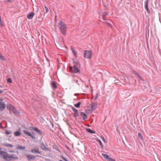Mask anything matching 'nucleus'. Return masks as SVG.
<instances>
[{"label": "nucleus", "mask_w": 161, "mask_h": 161, "mask_svg": "<svg viewBox=\"0 0 161 161\" xmlns=\"http://www.w3.org/2000/svg\"><path fill=\"white\" fill-rule=\"evenodd\" d=\"M2 158L6 161H11L12 160H16L18 159V156L15 154H11L10 155H8L7 153L5 152L3 153Z\"/></svg>", "instance_id": "obj_1"}, {"label": "nucleus", "mask_w": 161, "mask_h": 161, "mask_svg": "<svg viewBox=\"0 0 161 161\" xmlns=\"http://www.w3.org/2000/svg\"><path fill=\"white\" fill-rule=\"evenodd\" d=\"M58 27L60 33L64 35H65L67 31V25L61 21L59 22Z\"/></svg>", "instance_id": "obj_2"}, {"label": "nucleus", "mask_w": 161, "mask_h": 161, "mask_svg": "<svg viewBox=\"0 0 161 161\" xmlns=\"http://www.w3.org/2000/svg\"><path fill=\"white\" fill-rule=\"evenodd\" d=\"M80 67V64L77 62L73 66H70L69 67L70 71L72 73H76L80 72V70L79 68Z\"/></svg>", "instance_id": "obj_3"}, {"label": "nucleus", "mask_w": 161, "mask_h": 161, "mask_svg": "<svg viewBox=\"0 0 161 161\" xmlns=\"http://www.w3.org/2000/svg\"><path fill=\"white\" fill-rule=\"evenodd\" d=\"M84 57L85 58L90 59L92 58V52L90 50H85L84 53Z\"/></svg>", "instance_id": "obj_4"}, {"label": "nucleus", "mask_w": 161, "mask_h": 161, "mask_svg": "<svg viewBox=\"0 0 161 161\" xmlns=\"http://www.w3.org/2000/svg\"><path fill=\"white\" fill-rule=\"evenodd\" d=\"M97 102H95L92 103L90 105L91 106V109H89V111L92 112L93 110L96 109L97 107Z\"/></svg>", "instance_id": "obj_5"}, {"label": "nucleus", "mask_w": 161, "mask_h": 161, "mask_svg": "<svg viewBox=\"0 0 161 161\" xmlns=\"http://www.w3.org/2000/svg\"><path fill=\"white\" fill-rule=\"evenodd\" d=\"M9 108L10 110L12 111L14 114H19V112L17 110L13 105H10L9 106Z\"/></svg>", "instance_id": "obj_6"}, {"label": "nucleus", "mask_w": 161, "mask_h": 161, "mask_svg": "<svg viewBox=\"0 0 161 161\" xmlns=\"http://www.w3.org/2000/svg\"><path fill=\"white\" fill-rule=\"evenodd\" d=\"M5 108V105L2 99H0V111L3 110Z\"/></svg>", "instance_id": "obj_7"}, {"label": "nucleus", "mask_w": 161, "mask_h": 161, "mask_svg": "<svg viewBox=\"0 0 161 161\" xmlns=\"http://www.w3.org/2000/svg\"><path fill=\"white\" fill-rule=\"evenodd\" d=\"M30 128L31 129L35 131H36L37 133L40 135H42L43 134V133L42 131H40L37 127H34L33 126H31L30 127Z\"/></svg>", "instance_id": "obj_8"}, {"label": "nucleus", "mask_w": 161, "mask_h": 161, "mask_svg": "<svg viewBox=\"0 0 161 161\" xmlns=\"http://www.w3.org/2000/svg\"><path fill=\"white\" fill-rule=\"evenodd\" d=\"M23 132L25 135H27L28 136H30L32 139H36V137L32 135L30 132H28V131L24 130H23Z\"/></svg>", "instance_id": "obj_9"}, {"label": "nucleus", "mask_w": 161, "mask_h": 161, "mask_svg": "<svg viewBox=\"0 0 161 161\" xmlns=\"http://www.w3.org/2000/svg\"><path fill=\"white\" fill-rule=\"evenodd\" d=\"M40 147L43 150L49 151H51L50 150L49 148L46 147L45 145L43 143H42L41 144Z\"/></svg>", "instance_id": "obj_10"}, {"label": "nucleus", "mask_w": 161, "mask_h": 161, "mask_svg": "<svg viewBox=\"0 0 161 161\" xmlns=\"http://www.w3.org/2000/svg\"><path fill=\"white\" fill-rule=\"evenodd\" d=\"M34 15L35 14L33 12L29 13L27 14V18L29 19H32Z\"/></svg>", "instance_id": "obj_11"}, {"label": "nucleus", "mask_w": 161, "mask_h": 161, "mask_svg": "<svg viewBox=\"0 0 161 161\" xmlns=\"http://www.w3.org/2000/svg\"><path fill=\"white\" fill-rule=\"evenodd\" d=\"M26 156L29 161L33 160L36 158L35 156L30 154L26 155Z\"/></svg>", "instance_id": "obj_12"}, {"label": "nucleus", "mask_w": 161, "mask_h": 161, "mask_svg": "<svg viewBox=\"0 0 161 161\" xmlns=\"http://www.w3.org/2000/svg\"><path fill=\"white\" fill-rule=\"evenodd\" d=\"M72 110L75 113L74 114V116L75 117H78L79 114L77 110L73 107H72Z\"/></svg>", "instance_id": "obj_13"}, {"label": "nucleus", "mask_w": 161, "mask_h": 161, "mask_svg": "<svg viewBox=\"0 0 161 161\" xmlns=\"http://www.w3.org/2000/svg\"><path fill=\"white\" fill-rule=\"evenodd\" d=\"M80 116L84 120H86L87 119V115L83 112L80 113Z\"/></svg>", "instance_id": "obj_14"}, {"label": "nucleus", "mask_w": 161, "mask_h": 161, "mask_svg": "<svg viewBox=\"0 0 161 161\" xmlns=\"http://www.w3.org/2000/svg\"><path fill=\"white\" fill-rule=\"evenodd\" d=\"M148 2H149V0H146V1H145V8L146 10H147V12L149 13V12H150V10L148 9Z\"/></svg>", "instance_id": "obj_15"}, {"label": "nucleus", "mask_w": 161, "mask_h": 161, "mask_svg": "<svg viewBox=\"0 0 161 161\" xmlns=\"http://www.w3.org/2000/svg\"><path fill=\"white\" fill-rule=\"evenodd\" d=\"M14 135L15 136H19L21 135L20 130H16L14 133Z\"/></svg>", "instance_id": "obj_16"}, {"label": "nucleus", "mask_w": 161, "mask_h": 161, "mask_svg": "<svg viewBox=\"0 0 161 161\" xmlns=\"http://www.w3.org/2000/svg\"><path fill=\"white\" fill-rule=\"evenodd\" d=\"M31 152L34 153H38L40 154L41 153L39 151L38 148H36L34 149H32L31 151Z\"/></svg>", "instance_id": "obj_17"}, {"label": "nucleus", "mask_w": 161, "mask_h": 161, "mask_svg": "<svg viewBox=\"0 0 161 161\" xmlns=\"http://www.w3.org/2000/svg\"><path fill=\"white\" fill-rule=\"evenodd\" d=\"M52 87H53V90H55L57 87V85H56V82L55 81H53L52 83Z\"/></svg>", "instance_id": "obj_18"}, {"label": "nucleus", "mask_w": 161, "mask_h": 161, "mask_svg": "<svg viewBox=\"0 0 161 161\" xmlns=\"http://www.w3.org/2000/svg\"><path fill=\"white\" fill-rule=\"evenodd\" d=\"M133 73L135 75H136L139 78H140V79L141 80H142V81H144V80L142 78H141V76H140V75H139V74L138 73H137L136 71H134L133 72Z\"/></svg>", "instance_id": "obj_19"}, {"label": "nucleus", "mask_w": 161, "mask_h": 161, "mask_svg": "<svg viewBox=\"0 0 161 161\" xmlns=\"http://www.w3.org/2000/svg\"><path fill=\"white\" fill-rule=\"evenodd\" d=\"M86 130L89 133H95L96 132L95 131H93L91 129L87 128L86 129Z\"/></svg>", "instance_id": "obj_20"}, {"label": "nucleus", "mask_w": 161, "mask_h": 161, "mask_svg": "<svg viewBox=\"0 0 161 161\" xmlns=\"http://www.w3.org/2000/svg\"><path fill=\"white\" fill-rule=\"evenodd\" d=\"M25 146H22L20 145H18V146L17 147V148L19 149L23 150L25 149Z\"/></svg>", "instance_id": "obj_21"}, {"label": "nucleus", "mask_w": 161, "mask_h": 161, "mask_svg": "<svg viewBox=\"0 0 161 161\" xmlns=\"http://www.w3.org/2000/svg\"><path fill=\"white\" fill-rule=\"evenodd\" d=\"M71 50L75 56V57H77V52H76L74 48H71Z\"/></svg>", "instance_id": "obj_22"}, {"label": "nucleus", "mask_w": 161, "mask_h": 161, "mask_svg": "<svg viewBox=\"0 0 161 161\" xmlns=\"http://www.w3.org/2000/svg\"><path fill=\"white\" fill-rule=\"evenodd\" d=\"M102 155L104 158H106L108 160L109 158V156L108 155L105 153H102Z\"/></svg>", "instance_id": "obj_23"}, {"label": "nucleus", "mask_w": 161, "mask_h": 161, "mask_svg": "<svg viewBox=\"0 0 161 161\" xmlns=\"http://www.w3.org/2000/svg\"><path fill=\"white\" fill-rule=\"evenodd\" d=\"M97 141L99 143V144L100 145V146L101 147L102 149H103V146L101 141L100 140H98Z\"/></svg>", "instance_id": "obj_24"}, {"label": "nucleus", "mask_w": 161, "mask_h": 161, "mask_svg": "<svg viewBox=\"0 0 161 161\" xmlns=\"http://www.w3.org/2000/svg\"><path fill=\"white\" fill-rule=\"evenodd\" d=\"M5 133L7 135H10L12 133V131L10 130H5Z\"/></svg>", "instance_id": "obj_25"}, {"label": "nucleus", "mask_w": 161, "mask_h": 161, "mask_svg": "<svg viewBox=\"0 0 161 161\" xmlns=\"http://www.w3.org/2000/svg\"><path fill=\"white\" fill-rule=\"evenodd\" d=\"M108 14V13L106 12H104L103 13V19L104 20V21L105 20V19H104L105 16Z\"/></svg>", "instance_id": "obj_26"}, {"label": "nucleus", "mask_w": 161, "mask_h": 161, "mask_svg": "<svg viewBox=\"0 0 161 161\" xmlns=\"http://www.w3.org/2000/svg\"><path fill=\"white\" fill-rule=\"evenodd\" d=\"M4 146H6L7 147H9L11 148H12L13 147V145L10 144L9 143H4Z\"/></svg>", "instance_id": "obj_27"}, {"label": "nucleus", "mask_w": 161, "mask_h": 161, "mask_svg": "<svg viewBox=\"0 0 161 161\" xmlns=\"http://www.w3.org/2000/svg\"><path fill=\"white\" fill-rule=\"evenodd\" d=\"M80 104H81V103L80 102H79L76 104H75L74 106L76 108H79Z\"/></svg>", "instance_id": "obj_28"}, {"label": "nucleus", "mask_w": 161, "mask_h": 161, "mask_svg": "<svg viewBox=\"0 0 161 161\" xmlns=\"http://www.w3.org/2000/svg\"><path fill=\"white\" fill-rule=\"evenodd\" d=\"M138 136L141 140H142L143 139V137L141 133H138Z\"/></svg>", "instance_id": "obj_29"}, {"label": "nucleus", "mask_w": 161, "mask_h": 161, "mask_svg": "<svg viewBox=\"0 0 161 161\" xmlns=\"http://www.w3.org/2000/svg\"><path fill=\"white\" fill-rule=\"evenodd\" d=\"M45 9H44V11H45V13H47L48 11V8L46 6H44Z\"/></svg>", "instance_id": "obj_30"}, {"label": "nucleus", "mask_w": 161, "mask_h": 161, "mask_svg": "<svg viewBox=\"0 0 161 161\" xmlns=\"http://www.w3.org/2000/svg\"><path fill=\"white\" fill-rule=\"evenodd\" d=\"M7 82L9 83H12V80L10 78H9L7 79Z\"/></svg>", "instance_id": "obj_31"}, {"label": "nucleus", "mask_w": 161, "mask_h": 161, "mask_svg": "<svg viewBox=\"0 0 161 161\" xmlns=\"http://www.w3.org/2000/svg\"><path fill=\"white\" fill-rule=\"evenodd\" d=\"M2 149L0 148V155H1V157H2L3 156V153L4 151H1Z\"/></svg>", "instance_id": "obj_32"}, {"label": "nucleus", "mask_w": 161, "mask_h": 161, "mask_svg": "<svg viewBox=\"0 0 161 161\" xmlns=\"http://www.w3.org/2000/svg\"><path fill=\"white\" fill-rule=\"evenodd\" d=\"M60 157L62 158L65 161H69L66 158H65L62 155L60 156Z\"/></svg>", "instance_id": "obj_33"}, {"label": "nucleus", "mask_w": 161, "mask_h": 161, "mask_svg": "<svg viewBox=\"0 0 161 161\" xmlns=\"http://www.w3.org/2000/svg\"><path fill=\"white\" fill-rule=\"evenodd\" d=\"M0 59L2 61H3L4 60V58H3V56L0 53Z\"/></svg>", "instance_id": "obj_34"}, {"label": "nucleus", "mask_w": 161, "mask_h": 161, "mask_svg": "<svg viewBox=\"0 0 161 161\" xmlns=\"http://www.w3.org/2000/svg\"><path fill=\"white\" fill-rule=\"evenodd\" d=\"M108 160V161H115V160L114 159L110 158L109 157Z\"/></svg>", "instance_id": "obj_35"}, {"label": "nucleus", "mask_w": 161, "mask_h": 161, "mask_svg": "<svg viewBox=\"0 0 161 161\" xmlns=\"http://www.w3.org/2000/svg\"><path fill=\"white\" fill-rule=\"evenodd\" d=\"M101 138L103 140V141L104 142H106V140H105V138L103 137H101Z\"/></svg>", "instance_id": "obj_36"}, {"label": "nucleus", "mask_w": 161, "mask_h": 161, "mask_svg": "<svg viewBox=\"0 0 161 161\" xmlns=\"http://www.w3.org/2000/svg\"><path fill=\"white\" fill-rule=\"evenodd\" d=\"M97 98H98V95H97V94L96 95V97H95V98L94 100H96Z\"/></svg>", "instance_id": "obj_37"}, {"label": "nucleus", "mask_w": 161, "mask_h": 161, "mask_svg": "<svg viewBox=\"0 0 161 161\" xmlns=\"http://www.w3.org/2000/svg\"><path fill=\"white\" fill-rule=\"evenodd\" d=\"M74 81L76 82V83H77V84L78 85H79V83L78 82V80H74Z\"/></svg>", "instance_id": "obj_38"}, {"label": "nucleus", "mask_w": 161, "mask_h": 161, "mask_svg": "<svg viewBox=\"0 0 161 161\" xmlns=\"http://www.w3.org/2000/svg\"><path fill=\"white\" fill-rule=\"evenodd\" d=\"M0 25H1V27H3V26L1 21V22H0Z\"/></svg>", "instance_id": "obj_39"}, {"label": "nucleus", "mask_w": 161, "mask_h": 161, "mask_svg": "<svg viewBox=\"0 0 161 161\" xmlns=\"http://www.w3.org/2000/svg\"><path fill=\"white\" fill-rule=\"evenodd\" d=\"M7 2H9V3H11V0H7Z\"/></svg>", "instance_id": "obj_40"}, {"label": "nucleus", "mask_w": 161, "mask_h": 161, "mask_svg": "<svg viewBox=\"0 0 161 161\" xmlns=\"http://www.w3.org/2000/svg\"><path fill=\"white\" fill-rule=\"evenodd\" d=\"M3 92L1 90H0V94L2 93Z\"/></svg>", "instance_id": "obj_41"}, {"label": "nucleus", "mask_w": 161, "mask_h": 161, "mask_svg": "<svg viewBox=\"0 0 161 161\" xmlns=\"http://www.w3.org/2000/svg\"><path fill=\"white\" fill-rule=\"evenodd\" d=\"M80 80L82 81V82H83V83L84 82V81L82 79H81Z\"/></svg>", "instance_id": "obj_42"}, {"label": "nucleus", "mask_w": 161, "mask_h": 161, "mask_svg": "<svg viewBox=\"0 0 161 161\" xmlns=\"http://www.w3.org/2000/svg\"><path fill=\"white\" fill-rule=\"evenodd\" d=\"M59 161H63V160H59Z\"/></svg>", "instance_id": "obj_43"}]
</instances>
